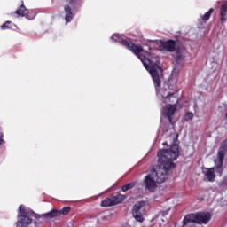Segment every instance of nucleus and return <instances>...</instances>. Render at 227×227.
Returning <instances> with one entry per match:
<instances>
[{
  "instance_id": "bb28decb",
  "label": "nucleus",
  "mask_w": 227,
  "mask_h": 227,
  "mask_svg": "<svg viewBox=\"0 0 227 227\" xmlns=\"http://www.w3.org/2000/svg\"><path fill=\"white\" fill-rule=\"evenodd\" d=\"M145 47H147V51H150V46L145 45Z\"/></svg>"
},
{
  "instance_id": "aec40b11",
  "label": "nucleus",
  "mask_w": 227,
  "mask_h": 227,
  "mask_svg": "<svg viewBox=\"0 0 227 227\" xmlns=\"http://www.w3.org/2000/svg\"><path fill=\"white\" fill-rule=\"evenodd\" d=\"M214 13V8L209 9L204 15L201 16L202 20H208L210 19V15Z\"/></svg>"
},
{
  "instance_id": "dca6fc26",
  "label": "nucleus",
  "mask_w": 227,
  "mask_h": 227,
  "mask_svg": "<svg viewBox=\"0 0 227 227\" xmlns=\"http://www.w3.org/2000/svg\"><path fill=\"white\" fill-rule=\"evenodd\" d=\"M143 207H145V202L139 201L138 203H137L133 206L132 213L133 212H137V213L141 212L140 210H141V208H143Z\"/></svg>"
},
{
  "instance_id": "4468645a",
  "label": "nucleus",
  "mask_w": 227,
  "mask_h": 227,
  "mask_svg": "<svg viewBox=\"0 0 227 227\" xmlns=\"http://www.w3.org/2000/svg\"><path fill=\"white\" fill-rule=\"evenodd\" d=\"M64 10L66 12V21L71 22L72 19H74V14L72 13V9L70 8V6L66 5Z\"/></svg>"
},
{
  "instance_id": "f8f14e48",
  "label": "nucleus",
  "mask_w": 227,
  "mask_h": 227,
  "mask_svg": "<svg viewBox=\"0 0 227 227\" xmlns=\"http://www.w3.org/2000/svg\"><path fill=\"white\" fill-rule=\"evenodd\" d=\"M127 198V196L122 195V194H117L115 196L112 197V203L114 207V205H119V203H121Z\"/></svg>"
},
{
  "instance_id": "2eb2a0df",
  "label": "nucleus",
  "mask_w": 227,
  "mask_h": 227,
  "mask_svg": "<svg viewBox=\"0 0 227 227\" xmlns=\"http://www.w3.org/2000/svg\"><path fill=\"white\" fill-rule=\"evenodd\" d=\"M59 215V211L53 209L46 214L43 215L45 219H52L53 217H58Z\"/></svg>"
},
{
  "instance_id": "393cba45",
  "label": "nucleus",
  "mask_w": 227,
  "mask_h": 227,
  "mask_svg": "<svg viewBox=\"0 0 227 227\" xmlns=\"http://www.w3.org/2000/svg\"><path fill=\"white\" fill-rule=\"evenodd\" d=\"M0 145H3V136L0 135Z\"/></svg>"
},
{
  "instance_id": "7ed1b4c3",
  "label": "nucleus",
  "mask_w": 227,
  "mask_h": 227,
  "mask_svg": "<svg viewBox=\"0 0 227 227\" xmlns=\"http://www.w3.org/2000/svg\"><path fill=\"white\" fill-rule=\"evenodd\" d=\"M158 98L160 100L163 106L162 114L166 116L171 123V116L175 114L176 111V106L178 105V98L176 94H169L168 90L156 89Z\"/></svg>"
},
{
  "instance_id": "a878e982",
  "label": "nucleus",
  "mask_w": 227,
  "mask_h": 227,
  "mask_svg": "<svg viewBox=\"0 0 227 227\" xmlns=\"http://www.w3.org/2000/svg\"><path fill=\"white\" fill-rule=\"evenodd\" d=\"M168 211H163V212H162V215H168Z\"/></svg>"
},
{
  "instance_id": "412c9836",
  "label": "nucleus",
  "mask_w": 227,
  "mask_h": 227,
  "mask_svg": "<svg viewBox=\"0 0 227 227\" xmlns=\"http://www.w3.org/2000/svg\"><path fill=\"white\" fill-rule=\"evenodd\" d=\"M192 118H194V114L191 113V112H188L185 114V116H184V120L186 121H192Z\"/></svg>"
},
{
  "instance_id": "9d476101",
  "label": "nucleus",
  "mask_w": 227,
  "mask_h": 227,
  "mask_svg": "<svg viewBox=\"0 0 227 227\" xmlns=\"http://www.w3.org/2000/svg\"><path fill=\"white\" fill-rule=\"evenodd\" d=\"M15 13L20 17H26L27 19H29V11L26 6H24V2H22L21 6L15 12Z\"/></svg>"
},
{
  "instance_id": "4be33fe9",
  "label": "nucleus",
  "mask_w": 227,
  "mask_h": 227,
  "mask_svg": "<svg viewBox=\"0 0 227 227\" xmlns=\"http://www.w3.org/2000/svg\"><path fill=\"white\" fill-rule=\"evenodd\" d=\"M59 212V215H61V214H63V215H67V214H68V212H70V207H63Z\"/></svg>"
},
{
  "instance_id": "39448f33",
  "label": "nucleus",
  "mask_w": 227,
  "mask_h": 227,
  "mask_svg": "<svg viewBox=\"0 0 227 227\" xmlns=\"http://www.w3.org/2000/svg\"><path fill=\"white\" fill-rule=\"evenodd\" d=\"M33 220L29 217V214L26 212L24 206H20L17 226H26L27 224H31Z\"/></svg>"
},
{
  "instance_id": "ddd939ff",
  "label": "nucleus",
  "mask_w": 227,
  "mask_h": 227,
  "mask_svg": "<svg viewBox=\"0 0 227 227\" xmlns=\"http://www.w3.org/2000/svg\"><path fill=\"white\" fill-rule=\"evenodd\" d=\"M164 49L168 51V52H173L175 51V41L169 40L162 43Z\"/></svg>"
},
{
  "instance_id": "6e6552de",
  "label": "nucleus",
  "mask_w": 227,
  "mask_h": 227,
  "mask_svg": "<svg viewBox=\"0 0 227 227\" xmlns=\"http://www.w3.org/2000/svg\"><path fill=\"white\" fill-rule=\"evenodd\" d=\"M202 173L206 182H214L215 180V168H204Z\"/></svg>"
},
{
  "instance_id": "0eeeda50",
  "label": "nucleus",
  "mask_w": 227,
  "mask_h": 227,
  "mask_svg": "<svg viewBox=\"0 0 227 227\" xmlns=\"http://www.w3.org/2000/svg\"><path fill=\"white\" fill-rule=\"evenodd\" d=\"M178 75H180V69L175 67L168 81V86L169 90H175V88H176V83L178 82Z\"/></svg>"
},
{
  "instance_id": "f257e3e1",
  "label": "nucleus",
  "mask_w": 227,
  "mask_h": 227,
  "mask_svg": "<svg viewBox=\"0 0 227 227\" xmlns=\"http://www.w3.org/2000/svg\"><path fill=\"white\" fill-rule=\"evenodd\" d=\"M179 156L180 152L176 144L172 145L168 150L163 149L158 152V165L150 170L143 179L142 185L145 191L155 192V189L168 180L169 170L175 168L173 160H176Z\"/></svg>"
},
{
  "instance_id": "1a4fd4ad",
  "label": "nucleus",
  "mask_w": 227,
  "mask_h": 227,
  "mask_svg": "<svg viewBox=\"0 0 227 227\" xmlns=\"http://www.w3.org/2000/svg\"><path fill=\"white\" fill-rule=\"evenodd\" d=\"M222 3L220 7V20L221 22H226L227 20V1L218 2V4Z\"/></svg>"
},
{
  "instance_id": "b1692460",
  "label": "nucleus",
  "mask_w": 227,
  "mask_h": 227,
  "mask_svg": "<svg viewBox=\"0 0 227 227\" xmlns=\"http://www.w3.org/2000/svg\"><path fill=\"white\" fill-rule=\"evenodd\" d=\"M222 185H227V176L222 181Z\"/></svg>"
},
{
  "instance_id": "f03ea898",
  "label": "nucleus",
  "mask_w": 227,
  "mask_h": 227,
  "mask_svg": "<svg viewBox=\"0 0 227 227\" xmlns=\"http://www.w3.org/2000/svg\"><path fill=\"white\" fill-rule=\"evenodd\" d=\"M112 40H114V42H119V43L127 47L129 51H132L142 61L145 68L149 71V74H151L155 86L158 88L160 86V77L159 76V73H157V70H160V66H159L160 65V61L159 60V58L148 59L142 55L141 52H148V50H144L141 45H136L132 43L127 42L123 39V35L120 34L114 35L112 36Z\"/></svg>"
},
{
  "instance_id": "423d86ee",
  "label": "nucleus",
  "mask_w": 227,
  "mask_h": 227,
  "mask_svg": "<svg viewBox=\"0 0 227 227\" xmlns=\"http://www.w3.org/2000/svg\"><path fill=\"white\" fill-rule=\"evenodd\" d=\"M227 152V141H223L218 151V166H216V171L221 175L223 173V161L224 160V155Z\"/></svg>"
},
{
  "instance_id": "20e7f679",
  "label": "nucleus",
  "mask_w": 227,
  "mask_h": 227,
  "mask_svg": "<svg viewBox=\"0 0 227 227\" xmlns=\"http://www.w3.org/2000/svg\"><path fill=\"white\" fill-rule=\"evenodd\" d=\"M211 215L210 213H199V214H191L186 215L184 220V225L189 224V223H197V224H207L210 221Z\"/></svg>"
},
{
  "instance_id": "6ab92c4d",
  "label": "nucleus",
  "mask_w": 227,
  "mask_h": 227,
  "mask_svg": "<svg viewBox=\"0 0 227 227\" xmlns=\"http://www.w3.org/2000/svg\"><path fill=\"white\" fill-rule=\"evenodd\" d=\"M101 207H114L112 198H106L101 202Z\"/></svg>"
},
{
  "instance_id": "a211bd4d",
  "label": "nucleus",
  "mask_w": 227,
  "mask_h": 227,
  "mask_svg": "<svg viewBox=\"0 0 227 227\" xmlns=\"http://www.w3.org/2000/svg\"><path fill=\"white\" fill-rule=\"evenodd\" d=\"M133 217L136 219V221H137L138 223H143V221H145V218L143 217V214H141L140 212H133Z\"/></svg>"
},
{
  "instance_id": "9b49d317",
  "label": "nucleus",
  "mask_w": 227,
  "mask_h": 227,
  "mask_svg": "<svg viewBox=\"0 0 227 227\" xmlns=\"http://www.w3.org/2000/svg\"><path fill=\"white\" fill-rule=\"evenodd\" d=\"M175 59L176 63H182L185 58V52L182 50H176L174 54Z\"/></svg>"
},
{
  "instance_id": "cd10ccee",
  "label": "nucleus",
  "mask_w": 227,
  "mask_h": 227,
  "mask_svg": "<svg viewBox=\"0 0 227 227\" xmlns=\"http://www.w3.org/2000/svg\"><path fill=\"white\" fill-rule=\"evenodd\" d=\"M166 145H168V142L163 143V146H166Z\"/></svg>"
},
{
  "instance_id": "5701e85b",
  "label": "nucleus",
  "mask_w": 227,
  "mask_h": 227,
  "mask_svg": "<svg viewBox=\"0 0 227 227\" xmlns=\"http://www.w3.org/2000/svg\"><path fill=\"white\" fill-rule=\"evenodd\" d=\"M9 24H11V22L6 21L4 24L1 26V29H10V27H8Z\"/></svg>"
},
{
  "instance_id": "f3484780",
  "label": "nucleus",
  "mask_w": 227,
  "mask_h": 227,
  "mask_svg": "<svg viewBox=\"0 0 227 227\" xmlns=\"http://www.w3.org/2000/svg\"><path fill=\"white\" fill-rule=\"evenodd\" d=\"M136 187V182L129 183L121 187L122 192H127V191H130V189H134Z\"/></svg>"
}]
</instances>
